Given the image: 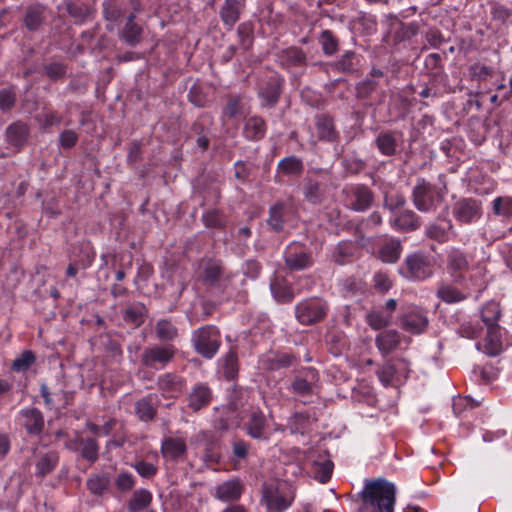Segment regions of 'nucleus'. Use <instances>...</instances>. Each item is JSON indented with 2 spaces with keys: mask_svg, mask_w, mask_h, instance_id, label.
Masks as SVG:
<instances>
[{
  "mask_svg": "<svg viewBox=\"0 0 512 512\" xmlns=\"http://www.w3.org/2000/svg\"><path fill=\"white\" fill-rule=\"evenodd\" d=\"M453 215L461 223H471L482 215V203L474 198L458 200L453 207Z\"/></svg>",
  "mask_w": 512,
  "mask_h": 512,
  "instance_id": "nucleus-11",
  "label": "nucleus"
},
{
  "mask_svg": "<svg viewBox=\"0 0 512 512\" xmlns=\"http://www.w3.org/2000/svg\"><path fill=\"white\" fill-rule=\"evenodd\" d=\"M177 354V348L172 343L156 344L143 350L141 364L150 369H163L171 363Z\"/></svg>",
  "mask_w": 512,
  "mask_h": 512,
  "instance_id": "nucleus-4",
  "label": "nucleus"
},
{
  "mask_svg": "<svg viewBox=\"0 0 512 512\" xmlns=\"http://www.w3.org/2000/svg\"><path fill=\"white\" fill-rule=\"evenodd\" d=\"M378 83L370 78H366L356 84V97L361 100L368 99L376 90Z\"/></svg>",
  "mask_w": 512,
  "mask_h": 512,
  "instance_id": "nucleus-61",
  "label": "nucleus"
},
{
  "mask_svg": "<svg viewBox=\"0 0 512 512\" xmlns=\"http://www.w3.org/2000/svg\"><path fill=\"white\" fill-rule=\"evenodd\" d=\"M60 454L56 450L41 451L37 448L33 449V463L35 467V477L43 480L47 475L51 474L58 466Z\"/></svg>",
  "mask_w": 512,
  "mask_h": 512,
  "instance_id": "nucleus-9",
  "label": "nucleus"
},
{
  "mask_svg": "<svg viewBox=\"0 0 512 512\" xmlns=\"http://www.w3.org/2000/svg\"><path fill=\"white\" fill-rule=\"evenodd\" d=\"M239 371L238 356L235 348H230L224 357L223 373L227 380L237 377Z\"/></svg>",
  "mask_w": 512,
  "mask_h": 512,
  "instance_id": "nucleus-51",
  "label": "nucleus"
},
{
  "mask_svg": "<svg viewBox=\"0 0 512 512\" xmlns=\"http://www.w3.org/2000/svg\"><path fill=\"white\" fill-rule=\"evenodd\" d=\"M375 144L382 155L388 157L395 155L397 151L396 133L392 131L380 132L375 139Z\"/></svg>",
  "mask_w": 512,
  "mask_h": 512,
  "instance_id": "nucleus-39",
  "label": "nucleus"
},
{
  "mask_svg": "<svg viewBox=\"0 0 512 512\" xmlns=\"http://www.w3.org/2000/svg\"><path fill=\"white\" fill-rule=\"evenodd\" d=\"M212 400V389L204 383L194 385L186 397L187 407L193 413H198L207 408Z\"/></svg>",
  "mask_w": 512,
  "mask_h": 512,
  "instance_id": "nucleus-14",
  "label": "nucleus"
},
{
  "mask_svg": "<svg viewBox=\"0 0 512 512\" xmlns=\"http://www.w3.org/2000/svg\"><path fill=\"white\" fill-rule=\"evenodd\" d=\"M270 289L273 297L279 303H289L294 299L292 286L282 277H276L271 281Z\"/></svg>",
  "mask_w": 512,
  "mask_h": 512,
  "instance_id": "nucleus-33",
  "label": "nucleus"
},
{
  "mask_svg": "<svg viewBox=\"0 0 512 512\" xmlns=\"http://www.w3.org/2000/svg\"><path fill=\"white\" fill-rule=\"evenodd\" d=\"M286 205L282 201L276 202L269 209L267 219L268 226L275 232H281L284 228Z\"/></svg>",
  "mask_w": 512,
  "mask_h": 512,
  "instance_id": "nucleus-42",
  "label": "nucleus"
},
{
  "mask_svg": "<svg viewBox=\"0 0 512 512\" xmlns=\"http://www.w3.org/2000/svg\"><path fill=\"white\" fill-rule=\"evenodd\" d=\"M297 361L298 358L294 354L278 353L269 360V368L272 370H278L281 368L290 367Z\"/></svg>",
  "mask_w": 512,
  "mask_h": 512,
  "instance_id": "nucleus-58",
  "label": "nucleus"
},
{
  "mask_svg": "<svg viewBox=\"0 0 512 512\" xmlns=\"http://www.w3.org/2000/svg\"><path fill=\"white\" fill-rule=\"evenodd\" d=\"M227 221L226 215L219 209H210L202 215V222L209 229H223Z\"/></svg>",
  "mask_w": 512,
  "mask_h": 512,
  "instance_id": "nucleus-48",
  "label": "nucleus"
},
{
  "mask_svg": "<svg viewBox=\"0 0 512 512\" xmlns=\"http://www.w3.org/2000/svg\"><path fill=\"white\" fill-rule=\"evenodd\" d=\"M29 136V125L21 120L11 123L5 131L7 143L17 151H20L27 144Z\"/></svg>",
  "mask_w": 512,
  "mask_h": 512,
  "instance_id": "nucleus-17",
  "label": "nucleus"
},
{
  "mask_svg": "<svg viewBox=\"0 0 512 512\" xmlns=\"http://www.w3.org/2000/svg\"><path fill=\"white\" fill-rule=\"evenodd\" d=\"M284 263L290 271H302L313 266L314 259L311 252L289 245L284 253Z\"/></svg>",
  "mask_w": 512,
  "mask_h": 512,
  "instance_id": "nucleus-13",
  "label": "nucleus"
},
{
  "mask_svg": "<svg viewBox=\"0 0 512 512\" xmlns=\"http://www.w3.org/2000/svg\"><path fill=\"white\" fill-rule=\"evenodd\" d=\"M362 504L360 512H393L396 489L393 483L385 479L369 480L360 493Z\"/></svg>",
  "mask_w": 512,
  "mask_h": 512,
  "instance_id": "nucleus-1",
  "label": "nucleus"
},
{
  "mask_svg": "<svg viewBox=\"0 0 512 512\" xmlns=\"http://www.w3.org/2000/svg\"><path fill=\"white\" fill-rule=\"evenodd\" d=\"M65 9L77 22H84L93 13L89 5L73 1H66Z\"/></svg>",
  "mask_w": 512,
  "mask_h": 512,
  "instance_id": "nucleus-50",
  "label": "nucleus"
},
{
  "mask_svg": "<svg viewBox=\"0 0 512 512\" xmlns=\"http://www.w3.org/2000/svg\"><path fill=\"white\" fill-rule=\"evenodd\" d=\"M345 196L344 201L347 208L364 212L368 210L374 202L373 191L364 184H356L342 190Z\"/></svg>",
  "mask_w": 512,
  "mask_h": 512,
  "instance_id": "nucleus-7",
  "label": "nucleus"
},
{
  "mask_svg": "<svg viewBox=\"0 0 512 512\" xmlns=\"http://www.w3.org/2000/svg\"><path fill=\"white\" fill-rule=\"evenodd\" d=\"M17 92L15 86L11 85L0 90V110L8 112L16 105Z\"/></svg>",
  "mask_w": 512,
  "mask_h": 512,
  "instance_id": "nucleus-55",
  "label": "nucleus"
},
{
  "mask_svg": "<svg viewBox=\"0 0 512 512\" xmlns=\"http://www.w3.org/2000/svg\"><path fill=\"white\" fill-rule=\"evenodd\" d=\"M318 41L326 56H332L339 51L340 41L331 30H323Z\"/></svg>",
  "mask_w": 512,
  "mask_h": 512,
  "instance_id": "nucleus-47",
  "label": "nucleus"
},
{
  "mask_svg": "<svg viewBox=\"0 0 512 512\" xmlns=\"http://www.w3.org/2000/svg\"><path fill=\"white\" fill-rule=\"evenodd\" d=\"M400 272L409 280L423 281L432 277L433 264L429 256L415 252L405 258Z\"/></svg>",
  "mask_w": 512,
  "mask_h": 512,
  "instance_id": "nucleus-5",
  "label": "nucleus"
},
{
  "mask_svg": "<svg viewBox=\"0 0 512 512\" xmlns=\"http://www.w3.org/2000/svg\"><path fill=\"white\" fill-rule=\"evenodd\" d=\"M223 266L214 261H209L203 271V282L209 286H215L223 274Z\"/></svg>",
  "mask_w": 512,
  "mask_h": 512,
  "instance_id": "nucleus-52",
  "label": "nucleus"
},
{
  "mask_svg": "<svg viewBox=\"0 0 512 512\" xmlns=\"http://www.w3.org/2000/svg\"><path fill=\"white\" fill-rule=\"evenodd\" d=\"M436 296L446 304L459 303L467 298L464 292L450 283H441L437 288Z\"/></svg>",
  "mask_w": 512,
  "mask_h": 512,
  "instance_id": "nucleus-37",
  "label": "nucleus"
},
{
  "mask_svg": "<svg viewBox=\"0 0 512 512\" xmlns=\"http://www.w3.org/2000/svg\"><path fill=\"white\" fill-rule=\"evenodd\" d=\"M348 226H351L352 234L355 237V241L353 242L355 243L356 246L365 247L371 243L370 238L366 236V232L369 231L363 225L361 220L356 223L353 221H348Z\"/></svg>",
  "mask_w": 512,
  "mask_h": 512,
  "instance_id": "nucleus-56",
  "label": "nucleus"
},
{
  "mask_svg": "<svg viewBox=\"0 0 512 512\" xmlns=\"http://www.w3.org/2000/svg\"><path fill=\"white\" fill-rule=\"evenodd\" d=\"M135 414L140 421L151 422L157 416L153 395H147L135 402Z\"/></svg>",
  "mask_w": 512,
  "mask_h": 512,
  "instance_id": "nucleus-32",
  "label": "nucleus"
},
{
  "mask_svg": "<svg viewBox=\"0 0 512 512\" xmlns=\"http://www.w3.org/2000/svg\"><path fill=\"white\" fill-rule=\"evenodd\" d=\"M161 455L167 461L183 460L187 454V444L182 437H167L161 444Z\"/></svg>",
  "mask_w": 512,
  "mask_h": 512,
  "instance_id": "nucleus-18",
  "label": "nucleus"
},
{
  "mask_svg": "<svg viewBox=\"0 0 512 512\" xmlns=\"http://www.w3.org/2000/svg\"><path fill=\"white\" fill-rule=\"evenodd\" d=\"M484 352L489 356H497L502 351V342L499 328H487L484 339Z\"/></svg>",
  "mask_w": 512,
  "mask_h": 512,
  "instance_id": "nucleus-46",
  "label": "nucleus"
},
{
  "mask_svg": "<svg viewBox=\"0 0 512 512\" xmlns=\"http://www.w3.org/2000/svg\"><path fill=\"white\" fill-rule=\"evenodd\" d=\"M135 20V13H130L126 18L125 25L118 32L119 39L131 47H135L142 41L144 32L143 27Z\"/></svg>",
  "mask_w": 512,
  "mask_h": 512,
  "instance_id": "nucleus-20",
  "label": "nucleus"
},
{
  "mask_svg": "<svg viewBox=\"0 0 512 512\" xmlns=\"http://www.w3.org/2000/svg\"><path fill=\"white\" fill-rule=\"evenodd\" d=\"M402 253V244L399 239L390 238L379 249V258L384 263H396Z\"/></svg>",
  "mask_w": 512,
  "mask_h": 512,
  "instance_id": "nucleus-35",
  "label": "nucleus"
},
{
  "mask_svg": "<svg viewBox=\"0 0 512 512\" xmlns=\"http://www.w3.org/2000/svg\"><path fill=\"white\" fill-rule=\"evenodd\" d=\"M470 268L469 256L460 249L453 248L447 254V270L455 282L461 283L464 280L463 273Z\"/></svg>",
  "mask_w": 512,
  "mask_h": 512,
  "instance_id": "nucleus-15",
  "label": "nucleus"
},
{
  "mask_svg": "<svg viewBox=\"0 0 512 512\" xmlns=\"http://www.w3.org/2000/svg\"><path fill=\"white\" fill-rule=\"evenodd\" d=\"M366 320L368 325L374 330H380L390 325L391 316L383 315L379 311H371L367 314Z\"/></svg>",
  "mask_w": 512,
  "mask_h": 512,
  "instance_id": "nucleus-59",
  "label": "nucleus"
},
{
  "mask_svg": "<svg viewBox=\"0 0 512 512\" xmlns=\"http://www.w3.org/2000/svg\"><path fill=\"white\" fill-rule=\"evenodd\" d=\"M35 362V354L31 350H25L12 362L11 369L15 372H24L27 371Z\"/></svg>",
  "mask_w": 512,
  "mask_h": 512,
  "instance_id": "nucleus-54",
  "label": "nucleus"
},
{
  "mask_svg": "<svg viewBox=\"0 0 512 512\" xmlns=\"http://www.w3.org/2000/svg\"><path fill=\"white\" fill-rule=\"evenodd\" d=\"M400 324L405 331L412 334H420L427 329L429 320L422 312L411 311L401 316Z\"/></svg>",
  "mask_w": 512,
  "mask_h": 512,
  "instance_id": "nucleus-25",
  "label": "nucleus"
},
{
  "mask_svg": "<svg viewBox=\"0 0 512 512\" xmlns=\"http://www.w3.org/2000/svg\"><path fill=\"white\" fill-rule=\"evenodd\" d=\"M146 307L142 303L129 306L124 310L123 318L126 322L139 327L144 322Z\"/></svg>",
  "mask_w": 512,
  "mask_h": 512,
  "instance_id": "nucleus-53",
  "label": "nucleus"
},
{
  "mask_svg": "<svg viewBox=\"0 0 512 512\" xmlns=\"http://www.w3.org/2000/svg\"><path fill=\"white\" fill-rule=\"evenodd\" d=\"M493 213L498 216L512 217V198L497 197L494 199Z\"/></svg>",
  "mask_w": 512,
  "mask_h": 512,
  "instance_id": "nucleus-60",
  "label": "nucleus"
},
{
  "mask_svg": "<svg viewBox=\"0 0 512 512\" xmlns=\"http://www.w3.org/2000/svg\"><path fill=\"white\" fill-rule=\"evenodd\" d=\"M46 7L42 4L28 5L23 14V25L30 32L38 31L46 21Z\"/></svg>",
  "mask_w": 512,
  "mask_h": 512,
  "instance_id": "nucleus-22",
  "label": "nucleus"
},
{
  "mask_svg": "<svg viewBox=\"0 0 512 512\" xmlns=\"http://www.w3.org/2000/svg\"><path fill=\"white\" fill-rule=\"evenodd\" d=\"M103 18L110 24L106 25L109 32L114 31V23L118 22L124 16V5L120 0H104Z\"/></svg>",
  "mask_w": 512,
  "mask_h": 512,
  "instance_id": "nucleus-31",
  "label": "nucleus"
},
{
  "mask_svg": "<svg viewBox=\"0 0 512 512\" xmlns=\"http://www.w3.org/2000/svg\"><path fill=\"white\" fill-rule=\"evenodd\" d=\"M501 316V309L498 303L488 302L481 311L482 321L487 328H499L497 321Z\"/></svg>",
  "mask_w": 512,
  "mask_h": 512,
  "instance_id": "nucleus-49",
  "label": "nucleus"
},
{
  "mask_svg": "<svg viewBox=\"0 0 512 512\" xmlns=\"http://www.w3.org/2000/svg\"><path fill=\"white\" fill-rule=\"evenodd\" d=\"M277 170L286 176H300L304 170L303 161L296 156L285 157L279 161Z\"/></svg>",
  "mask_w": 512,
  "mask_h": 512,
  "instance_id": "nucleus-45",
  "label": "nucleus"
},
{
  "mask_svg": "<svg viewBox=\"0 0 512 512\" xmlns=\"http://www.w3.org/2000/svg\"><path fill=\"white\" fill-rule=\"evenodd\" d=\"M394 226L404 232H412L420 227V218L412 210L406 209L394 219Z\"/></svg>",
  "mask_w": 512,
  "mask_h": 512,
  "instance_id": "nucleus-40",
  "label": "nucleus"
},
{
  "mask_svg": "<svg viewBox=\"0 0 512 512\" xmlns=\"http://www.w3.org/2000/svg\"><path fill=\"white\" fill-rule=\"evenodd\" d=\"M245 0H225L219 15L224 25L232 28L240 19Z\"/></svg>",
  "mask_w": 512,
  "mask_h": 512,
  "instance_id": "nucleus-27",
  "label": "nucleus"
},
{
  "mask_svg": "<svg viewBox=\"0 0 512 512\" xmlns=\"http://www.w3.org/2000/svg\"><path fill=\"white\" fill-rule=\"evenodd\" d=\"M268 428V422L265 414L257 409L250 413L245 429L247 434L253 439H266L265 431Z\"/></svg>",
  "mask_w": 512,
  "mask_h": 512,
  "instance_id": "nucleus-26",
  "label": "nucleus"
},
{
  "mask_svg": "<svg viewBox=\"0 0 512 512\" xmlns=\"http://www.w3.org/2000/svg\"><path fill=\"white\" fill-rule=\"evenodd\" d=\"M153 496L147 489L135 490L128 501L127 509L129 512H140L150 506Z\"/></svg>",
  "mask_w": 512,
  "mask_h": 512,
  "instance_id": "nucleus-41",
  "label": "nucleus"
},
{
  "mask_svg": "<svg viewBox=\"0 0 512 512\" xmlns=\"http://www.w3.org/2000/svg\"><path fill=\"white\" fill-rule=\"evenodd\" d=\"M419 32V25L418 23H409L405 24L403 22H400L399 28L395 32V38L398 41H405L409 40L415 35H417Z\"/></svg>",
  "mask_w": 512,
  "mask_h": 512,
  "instance_id": "nucleus-64",
  "label": "nucleus"
},
{
  "mask_svg": "<svg viewBox=\"0 0 512 512\" xmlns=\"http://www.w3.org/2000/svg\"><path fill=\"white\" fill-rule=\"evenodd\" d=\"M295 498L293 487L286 481H273L262 486V500L267 512H283Z\"/></svg>",
  "mask_w": 512,
  "mask_h": 512,
  "instance_id": "nucleus-2",
  "label": "nucleus"
},
{
  "mask_svg": "<svg viewBox=\"0 0 512 512\" xmlns=\"http://www.w3.org/2000/svg\"><path fill=\"white\" fill-rule=\"evenodd\" d=\"M195 351L206 359L215 356L221 346V333L215 325H205L192 334Z\"/></svg>",
  "mask_w": 512,
  "mask_h": 512,
  "instance_id": "nucleus-3",
  "label": "nucleus"
},
{
  "mask_svg": "<svg viewBox=\"0 0 512 512\" xmlns=\"http://www.w3.org/2000/svg\"><path fill=\"white\" fill-rule=\"evenodd\" d=\"M24 419L23 426L28 435L39 436L45 426V420L42 412L37 408H27L20 412Z\"/></svg>",
  "mask_w": 512,
  "mask_h": 512,
  "instance_id": "nucleus-24",
  "label": "nucleus"
},
{
  "mask_svg": "<svg viewBox=\"0 0 512 512\" xmlns=\"http://www.w3.org/2000/svg\"><path fill=\"white\" fill-rule=\"evenodd\" d=\"M156 385L162 395L178 398L186 389V379L175 372H166L158 376Z\"/></svg>",
  "mask_w": 512,
  "mask_h": 512,
  "instance_id": "nucleus-12",
  "label": "nucleus"
},
{
  "mask_svg": "<svg viewBox=\"0 0 512 512\" xmlns=\"http://www.w3.org/2000/svg\"><path fill=\"white\" fill-rule=\"evenodd\" d=\"M40 393L44 399L45 405L50 408H65L67 405H69L71 397L70 393L58 385L49 387L47 384H42L40 387Z\"/></svg>",
  "mask_w": 512,
  "mask_h": 512,
  "instance_id": "nucleus-19",
  "label": "nucleus"
},
{
  "mask_svg": "<svg viewBox=\"0 0 512 512\" xmlns=\"http://www.w3.org/2000/svg\"><path fill=\"white\" fill-rule=\"evenodd\" d=\"M359 57L354 51H346L332 64V69L345 74H354L358 71Z\"/></svg>",
  "mask_w": 512,
  "mask_h": 512,
  "instance_id": "nucleus-34",
  "label": "nucleus"
},
{
  "mask_svg": "<svg viewBox=\"0 0 512 512\" xmlns=\"http://www.w3.org/2000/svg\"><path fill=\"white\" fill-rule=\"evenodd\" d=\"M239 45L243 50H249L253 45V28L249 23H242L237 28Z\"/></svg>",
  "mask_w": 512,
  "mask_h": 512,
  "instance_id": "nucleus-57",
  "label": "nucleus"
},
{
  "mask_svg": "<svg viewBox=\"0 0 512 512\" xmlns=\"http://www.w3.org/2000/svg\"><path fill=\"white\" fill-rule=\"evenodd\" d=\"M242 491L238 480H230L217 486L215 496L222 501H234L240 498Z\"/></svg>",
  "mask_w": 512,
  "mask_h": 512,
  "instance_id": "nucleus-38",
  "label": "nucleus"
},
{
  "mask_svg": "<svg viewBox=\"0 0 512 512\" xmlns=\"http://www.w3.org/2000/svg\"><path fill=\"white\" fill-rule=\"evenodd\" d=\"M267 130L266 121L263 117L254 115L246 119L243 128V135L251 141H259L264 138Z\"/></svg>",
  "mask_w": 512,
  "mask_h": 512,
  "instance_id": "nucleus-29",
  "label": "nucleus"
},
{
  "mask_svg": "<svg viewBox=\"0 0 512 512\" xmlns=\"http://www.w3.org/2000/svg\"><path fill=\"white\" fill-rule=\"evenodd\" d=\"M469 73L471 80L485 81L493 76L494 71L491 67L485 64L474 63L469 67Z\"/></svg>",
  "mask_w": 512,
  "mask_h": 512,
  "instance_id": "nucleus-63",
  "label": "nucleus"
},
{
  "mask_svg": "<svg viewBox=\"0 0 512 512\" xmlns=\"http://www.w3.org/2000/svg\"><path fill=\"white\" fill-rule=\"evenodd\" d=\"M155 335L159 341L171 343L178 337V329L168 319H160L155 325Z\"/></svg>",
  "mask_w": 512,
  "mask_h": 512,
  "instance_id": "nucleus-43",
  "label": "nucleus"
},
{
  "mask_svg": "<svg viewBox=\"0 0 512 512\" xmlns=\"http://www.w3.org/2000/svg\"><path fill=\"white\" fill-rule=\"evenodd\" d=\"M295 313L301 324L311 325L324 319L327 307L311 300H305L296 305Z\"/></svg>",
  "mask_w": 512,
  "mask_h": 512,
  "instance_id": "nucleus-10",
  "label": "nucleus"
},
{
  "mask_svg": "<svg viewBox=\"0 0 512 512\" xmlns=\"http://www.w3.org/2000/svg\"><path fill=\"white\" fill-rule=\"evenodd\" d=\"M284 79L279 75L268 78L259 90V96L263 100V107H274L282 94Z\"/></svg>",
  "mask_w": 512,
  "mask_h": 512,
  "instance_id": "nucleus-16",
  "label": "nucleus"
},
{
  "mask_svg": "<svg viewBox=\"0 0 512 512\" xmlns=\"http://www.w3.org/2000/svg\"><path fill=\"white\" fill-rule=\"evenodd\" d=\"M401 343V335L397 330H385L375 338V344L382 355L394 352Z\"/></svg>",
  "mask_w": 512,
  "mask_h": 512,
  "instance_id": "nucleus-28",
  "label": "nucleus"
},
{
  "mask_svg": "<svg viewBox=\"0 0 512 512\" xmlns=\"http://www.w3.org/2000/svg\"><path fill=\"white\" fill-rule=\"evenodd\" d=\"M357 246L351 240L340 241L334 248L332 259L337 265H344L352 260Z\"/></svg>",
  "mask_w": 512,
  "mask_h": 512,
  "instance_id": "nucleus-36",
  "label": "nucleus"
},
{
  "mask_svg": "<svg viewBox=\"0 0 512 512\" xmlns=\"http://www.w3.org/2000/svg\"><path fill=\"white\" fill-rule=\"evenodd\" d=\"M334 464L327 458V452L319 454L318 458L312 462L311 472L313 477L321 483L330 480L333 472Z\"/></svg>",
  "mask_w": 512,
  "mask_h": 512,
  "instance_id": "nucleus-30",
  "label": "nucleus"
},
{
  "mask_svg": "<svg viewBox=\"0 0 512 512\" xmlns=\"http://www.w3.org/2000/svg\"><path fill=\"white\" fill-rule=\"evenodd\" d=\"M279 64L284 68L304 67L307 65V55L300 47L291 46L282 49L277 54Z\"/></svg>",
  "mask_w": 512,
  "mask_h": 512,
  "instance_id": "nucleus-23",
  "label": "nucleus"
},
{
  "mask_svg": "<svg viewBox=\"0 0 512 512\" xmlns=\"http://www.w3.org/2000/svg\"><path fill=\"white\" fill-rule=\"evenodd\" d=\"M412 201L420 212H429L436 209L437 203L442 201V195L430 182L419 179L412 191Z\"/></svg>",
  "mask_w": 512,
  "mask_h": 512,
  "instance_id": "nucleus-6",
  "label": "nucleus"
},
{
  "mask_svg": "<svg viewBox=\"0 0 512 512\" xmlns=\"http://www.w3.org/2000/svg\"><path fill=\"white\" fill-rule=\"evenodd\" d=\"M301 189L304 200L311 205H321L327 198V182L318 176H307Z\"/></svg>",
  "mask_w": 512,
  "mask_h": 512,
  "instance_id": "nucleus-8",
  "label": "nucleus"
},
{
  "mask_svg": "<svg viewBox=\"0 0 512 512\" xmlns=\"http://www.w3.org/2000/svg\"><path fill=\"white\" fill-rule=\"evenodd\" d=\"M315 129L320 141L337 142L339 132L335 127L334 118L329 114H318L315 117Z\"/></svg>",
  "mask_w": 512,
  "mask_h": 512,
  "instance_id": "nucleus-21",
  "label": "nucleus"
},
{
  "mask_svg": "<svg viewBox=\"0 0 512 512\" xmlns=\"http://www.w3.org/2000/svg\"><path fill=\"white\" fill-rule=\"evenodd\" d=\"M99 446L97 441L94 438H88L83 441V447L81 449V456L91 462L94 463L97 461L99 457Z\"/></svg>",
  "mask_w": 512,
  "mask_h": 512,
  "instance_id": "nucleus-62",
  "label": "nucleus"
},
{
  "mask_svg": "<svg viewBox=\"0 0 512 512\" xmlns=\"http://www.w3.org/2000/svg\"><path fill=\"white\" fill-rule=\"evenodd\" d=\"M453 225L449 220H444V224L431 223L425 230V235L438 243H445L449 240V232Z\"/></svg>",
  "mask_w": 512,
  "mask_h": 512,
  "instance_id": "nucleus-44",
  "label": "nucleus"
}]
</instances>
